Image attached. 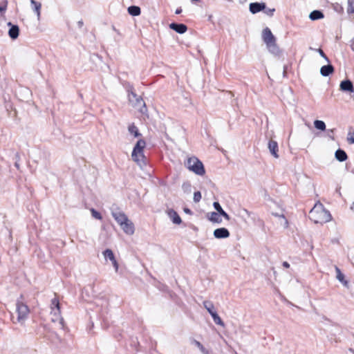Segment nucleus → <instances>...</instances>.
I'll list each match as a JSON object with an SVG mask.
<instances>
[{"label":"nucleus","instance_id":"nucleus-9","mask_svg":"<svg viewBox=\"0 0 354 354\" xmlns=\"http://www.w3.org/2000/svg\"><path fill=\"white\" fill-rule=\"evenodd\" d=\"M124 233L129 235H132L135 232L134 225L131 221L128 219L127 221L120 225Z\"/></svg>","mask_w":354,"mask_h":354},{"label":"nucleus","instance_id":"nucleus-29","mask_svg":"<svg viewBox=\"0 0 354 354\" xmlns=\"http://www.w3.org/2000/svg\"><path fill=\"white\" fill-rule=\"evenodd\" d=\"M281 212L279 213V212H272V214L274 216H277V217H281L282 218L283 220H284V224H283V226L285 228H287L288 227V220L286 218V217L284 216L283 214V211L281 210Z\"/></svg>","mask_w":354,"mask_h":354},{"label":"nucleus","instance_id":"nucleus-51","mask_svg":"<svg viewBox=\"0 0 354 354\" xmlns=\"http://www.w3.org/2000/svg\"><path fill=\"white\" fill-rule=\"evenodd\" d=\"M330 134H332V133H333V129L330 130Z\"/></svg>","mask_w":354,"mask_h":354},{"label":"nucleus","instance_id":"nucleus-15","mask_svg":"<svg viewBox=\"0 0 354 354\" xmlns=\"http://www.w3.org/2000/svg\"><path fill=\"white\" fill-rule=\"evenodd\" d=\"M268 149L271 154L276 158H279L278 152V144L276 141L272 140L268 142Z\"/></svg>","mask_w":354,"mask_h":354},{"label":"nucleus","instance_id":"nucleus-25","mask_svg":"<svg viewBox=\"0 0 354 354\" xmlns=\"http://www.w3.org/2000/svg\"><path fill=\"white\" fill-rule=\"evenodd\" d=\"M128 12L132 16H138L140 15L141 10L140 7L131 6L128 8Z\"/></svg>","mask_w":354,"mask_h":354},{"label":"nucleus","instance_id":"nucleus-7","mask_svg":"<svg viewBox=\"0 0 354 354\" xmlns=\"http://www.w3.org/2000/svg\"><path fill=\"white\" fill-rule=\"evenodd\" d=\"M111 214L119 225H122L129 219L126 214L119 209H112Z\"/></svg>","mask_w":354,"mask_h":354},{"label":"nucleus","instance_id":"nucleus-41","mask_svg":"<svg viewBox=\"0 0 354 354\" xmlns=\"http://www.w3.org/2000/svg\"><path fill=\"white\" fill-rule=\"evenodd\" d=\"M283 266L286 268H288L290 267V264L287 261H284L283 263Z\"/></svg>","mask_w":354,"mask_h":354},{"label":"nucleus","instance_id":"nucleus-23","mask_svg":"<svg viewBox=\"0 0 354 354\" xmlns=\"http://www.w3.org/2000/svg\"><path fill=\"white\" fill-rule=\"evenodd\" d=\"M208 218L213 223H220L222 221L220 214L214 212L210 213Z\"/></svg>","mask_w":354,"mask_h":354},{"label":"nucleus","instance_id":"nucleus-48","mask_svg":"<svg viewBox=\"0 0 354 354\" xmlns=\"http://www.w3.org/2000/svg\"><path fill=\"white\" fill-rule=\"evenodd\" d=\"M243 212H245L248 216H250V212H248L247 209H244Z\"/></svg>","mask_w":354,"mask_h":354},{"label":"nucleus","instance_id":"nucleus-42","mask_svg":"<svg viewBox=\"0 0 354 354\" xmlns=\"http://www.w3.org/2000/svg\"><path fill=\"white\" fill-rule=\"evenodd\" d=\"M184 212L186 213V214H192V211L188 209V208H185L184 209Z\"/></svg>","mask_w":354,"mask_h":354},{"label":"nucleus","instance_id":"nucleus-12","mask_svg":"<svg viewBox=\"0 0 354 354\" xmlns=\"http://www.w3.org/2000/svg\"><path fill=\"white\" fill-rule=\"evenodd\" d=\"M340 90L344 92H354V86L353 83L348 80H344L340 83Z\"/></svg>","mask_w":354,"mask_h":354},{"label":"nucleus","instance_id":"nucleus-17","mask_svg":"<svg viewBox=\"0 0 354 354\" xmlns=\"http://www.w3.org/2000/svg\"><path fill=\"white\" fill-rule=\"evenodd\" d=\"M334 67L331 64L323 66L320 69V73L322 76L326 77L333 73Z\"/></svg>","mask_w":354,"mask_h":354},{"label":"nucleus","instance_id":"nucleus-52","mask_svg":"<svg viewBox=\"0 0 354 354\" xmlns=\"http://www.w3.org/2000/svg\"><path fill=\"white\" fill-rule=\"evenodd\" d=\"M286 73V68H284V71H283V74L285 75Z\"/></svg>","mask_w":354,"mask_h":354},{"label":"nucleus","instance_id":"nucleus-16","mask_svg":"<svg viewBox=\"0 0 354 354\" xmlns=\"http://www.w3.org/2000/svg\"><path fill=\"white\" fill-rule=\"evenodd\" d=\"M167 214L174 223L178 225L181 223V218L175 210L172 209H169L167 211Z\"/></svg>","mask_w":354,"mask_h":354},{"label":"nucleus","instance_id":"nucleus-43","mask_svg":"<svg viewBox=\"0 0 354 354\" xmlns=\"http://www.w3.org/2000/svg\"><path fill=\"white\" fill-rule=\"evenodd\" d=\"M6 9V5L0 7V12H4Z\"/></svg>","mask_w":354,"mask_h":354},{"label":"nucleus","instance_id":"nucleus-3","mask_svg":"<svg viewBox=\"0 0 354 354\" xmlns=\"http://www.w3.org/2000/svg\"><path fill=\"white\" fill-rule=\"evenodd\" d=\"M146 142L144 140H139L136 144L131 154L132 159L138 164L144 162L143 149L145 147Z\"/></svg>","mask_w":354,"mask_h":354},{"label":"nucleus","instance_id":"nucleus-4","mask_svg":"<svg viewBox=\"0 0 354 354\" xmlns=\"http://www.w3.org/2000/svg\"><path fill=\"white\" fill-rule=\"evenodd\" d=\"M129 103L136 109L139 110L141 113H144L146 110V106L144 100L140 96H138L135 93L131 91L129 94Z\"/></svg>","mask_w":354,"mask_h":354},{"label":"nucleus","instance_id":"nucleus-47","mask_svg":"<svg viewBox=\"0 0 354 354\" xmlns=\"http://www.w3.org/2000/svg\"><path fill=\"white\" fill-rule=\"evenodd\" d=\"M181 11H182V10H181V9H177V10H176V14H177V15H178V14H180V13L181 12Z\"/></svg>","mask_w":354,"mask_h":354},{"label":"nucleus","instance_id":"nucleus-28","mask_svg":"<svg viewBox=\"0 0 354 354\" xmlns=\"http://www.w3.org/2000/svg\"><path fill=\"white\" fill-rule=\"evenodd\" d=\"M314 126L317 129L324 131L326 130V124L322 120H316L314 121Z\"/></svg>","mask_w":354,"mask_h":354},{"label":"nucleus","instance_id":"nucleus-24","mask_svg":"<svg viewBox=\"0 0 354 354\" xmlns=\"http://www.w3.org/2000/svg\"><path fill=\"white\" fill-rule=\"evenodd\" d=\"M19 29L17 26H12L8 31L9 36L15 39L19 36Z\"/></svg>","mask_w":354,"mask_h":354},{"label":"nucleus","instance_id":"nucleus-53","mask_svg":"<svg viewBox=\"0 0 354 354\" xmlns=\"http://www.w3.org/2000/svg\"><path fill=\"white\" fill-rule=\"evenodd\" d=\"M15 166H16L17 167H19V165H18L17 163H15Z\"/></svg>","mask_w":354,"mask_h":354},{"label":"nucleus","instance_id":"nucleus-1","mask_svg":"<svg viewBox=\"0 0 354 354\" xmlns=\"http://www.w3.org/2000/svg\"><path fill=\"white\" fill-rule=\"evenodd\" d=\"M309 217L315 223L323 224L331 220L330 212L320 203H316L311 209L309 212Z\"/></svg>","mask_w":354,"mask_h":354},{"label":"nucleus","instance_id":"nucleus-35","mask_svg":"<svg viewBox=\"0 0 354 354\" xmlns=\"http://www.w3.org/2000/svg\"><path fill=\"white\" fill-rule=\"evenodd\" d=\"M91 212L93 217H94L95 218L98 219V220L102 219L101 214L95 210L94 209H91Z\"/></svg>","mask_w":354,"mask_h":354},{"label":"nucleus","instance_id":"nucleus-11","mask_svg":"<svg viewBox=\"0 0 354 354\" xmlns=\"http://www.w3.org/2000/svg\"><path fill=\"white\" fill-rule=\"evenodd\" d=\"M214 236L216 239H225L230 236V232L226 228L221 227L214 231Z\"/></svg>","mask_w":354,"mask_h":354},{"label":"nucleus","instance_id":"nucleus-5","mask_svg":"<svg viewBox=\"0 0 354 354\" xmlns=\"http://www.w3.org/2000/svg\"><path fill=\"white\" fill-rule=\"evenodd\" d=\"M29 308L27 305L18 301L17 303V322L24 323L29 314Z\"/></svg>","mask_w":354,"mask_h":354},{"label":"nucleus","instance_id":"nucleus-40","mask_svg":"<svg viewBox=\"0 0 354 354\" xmlns=\"http://www.w3.org/2000/svg\"><path fill=\"white\" fill-rule=\"evenodd\" d=\"M112 264H113L115 271L117 272L118 270V263L116 259L112 261Z\"/></svg>","mask_w":354,"mask_h":354},{"label":"nucleus","instance_id":"nucleus-37","mask_svg":"<svg viewBox=\"0 0 354 354\" xmlns=\"http://www.w3.org/2000/svg\"><path fill=\"white\" fill-rule=\"evenodd\" d=\"M214 207L216 209V210L218 212V213H221L223 209H222L221 206L218 202H214L213 203Z\"/></svg>","mask_w":354,"mask_h":354},{"label":"nucleus","instance_id":"nucleus-45","mask_svg":"<svg viewBox=\"0 0 354 354\" xmlns=\"http://www.w3.org/2000/svg\"><path fill=\"white\" fill-rule=\"evenodd\" d=\"M185 187H187L188 188H189L190 187V185L189 183H187V184L184 183L183 185V187L185 188Z\"/></svg>","mask_w":354,"mask_h":354},{"label":"nucleus","instance_id":"nucleus-10","mask_svg":"<svg viewBox=\"0 0 354 354\" xmlns=\"http://www.w3.org/2000/svg\"><path fill=\"white\" fill-rule=\"evenodd\" d=\"M266 46L270 53L274 55V56H279L281 51L279 49L278 45L277 44V40L266 44Z\"/></svg>","mask_w":354,"mask_h":354},{"label":"nucleus","instance_id":"nucleus-18","mask_svg":"<svg viewBox=\"0 0 354 354\" xmlns=\"http://www.w3.org/2000/svg\"><path fill=\"white\" fill-rule=\"evenodd\" d=\"M336 272V279L341 282L344 286H348V281L345 279L344 274L341 272L340 269L337 266H335Z\"/></svg>","mask_w":354,"mask_h":354},{"label":"nucleus","instance_id":"nucleus-33","mask_svg":"<svg viewBox=\"0 0 354 354\" xmlns=\"http://www.w3.org/2000/svg\"><path fill=\"white\" fill-rule=\"evenodd\" d=\"M347 140L351 144H354V131L350 130L348 133Z\"/></svg>","mask_w":354,"mask_h":354},{"label":"nucleus","instance_id":"nucleus-2","mask_svg":"<svg viewBox=\"0 0 354 354\" xmlns=\"http://www.w3.org/2000/svg\"><path fill=\"white\" fill-rule=\"evenodd\" d=\"M185 166L197 175L203 176L205 173L202 162L196 157L189 158L185 162Z\"/></svg>","mask_w":354,"mask_h":354},{"label":"nucleus","instance_id":"nucleus-32","mask_svg":"<svg viewBox=\"0 0 354 354\" xmlns=\"http://www.w3.org/2000/svg\"><path fill=\"white\" fill-rule=\"evenodd\" d=\"M347 12L348 14L354 13V3L353 0H348Z\"/></svg>","mask_w":354,"mask_h":354},{"label":"nucleus","instance_id":"nucleus-38","mask_svg":"<svg viewBox=\"0 0 354 354\" xmlns=\"http://www.w3.org/2000/svg\"><path fill=\"white\" fill-rule=\"evenodd\" d=\"M220 216H223L225 219L230 220L229 215L224 210L220 213Z\"/></svg>","mask_w":354,"mask_h":354},{"label":"nucleus","instance_id":"nucleus-31","mask_svg":"<svg viewBox=\"0 0 354 354\" xmlns=\"http://www.w3.org/2000/svg\"><path fill=\"white\" fill-rule=\"evenodd\" d=\"M194 344L199 348L203 354H209V351L203 346V344L197 340L194 341Z\"/></svg>","mask_w":354,"mask_h":354},{"label":"nucleus","instance_id":"nucleus-54","mask_svg":"<svg viewBox=\"0 0 354 354\" xmlns=\"http://www.w3.org/2000/svg\"><path fill=\"white\" fill-rule=\"evenodd\" d=\"M353 3H354V1H353Z\"/></svg>","mask_w":354,"mask_h":354},{"label":"nucleus","instance_id":"nucleus-14","mask_svg":"<svg viewBox=\"0 0 354 354\" xmlns=\"http://www.w3.org/2000/svg\"><path fill=\"white\" fill-rule=\"evenodd\" d=\"M169 28L180 34L185 33L187 30V27L183 24L171 23Z\"/></svg>","mask_w":354,"mask_h":354},{"label":"nucleus","instance_id":"nucleus-26","mask_svg":"<svg viewBox=\"0 0 354 354\" xmlns=\"http://www.w3.org/2000/svg\"><path fill=\"white\" fill-rule=\"evenodd\" d=\"M103 255L106 259H109L111 262L115 260L113 252L110 249H106L103 252Z\"/></svg>","mask_w":354,"mask_h":354},{"label":"nucleus","instance_id":"nucleus-27","mask_svg":"<svg viewBox=\"0 0 354 354\" xmlns=\"http://www.w3.org/2000/svg\"><path fill=\"white\" fill-rule=\"evenodd\" d=\"M128 130L129 133L134 135L135 137H138L140 136L137 127L134 124H130L128 127Z\"/></svg>","mask_w":354,"mask_h":354},{"label":"nucleus","instance_id":"nucleus-39","mask_svg":"<svg viewBox=\"0 0 354 354\" xmlns=\"http://www.w3.org/2000/svg\"><path fill=\"white\" fill-rule=\"evenodd\" d=\"M274 10H274V8H272V9H268V10H266V11H265V12H266L267 15H270V16H272V15H273V13H274Z\"/></svg>","mask_w":354,"mask_h":354},{"label":"nucleus","instance_id":"nucleus-8","mask_svg":"<svg viewBox=\"0 0 354 354\" xmlns=\"http://www.w3.org/2000/svg\"><path fill=\"white\" fill-rule=\"evenodd\" d=\"M262 39L266 44L277 40L276 37L272 33L270 29L268 27L265 28L262 31Z\"/></svg>","mask_w":354,"mask_h":354},{"label":"nucleus","instance_id":"nucleus-13","mask_svg":"<svg viewBox=\"0 0 354 354\" xmlns=\"http://www.w3.org/2000/svg\"><path fill=\"white\" fill-rule=\"evenodd\" d=\"M266 8L265 3H251L250 4V11L253 13H257L261 10H263Z\"/></svg>","mask_w":354,"mask_h":354},{"label":"nucleus","instance_id":"nucleus-6","mask_svg":"<svg viewBox=\"0 0 354 354\" xmlns=\"http://www.w3.org/2000/svg\"><path fill=\"white\" fill-rule=\"evenodd\" d=\"M51 308L52 312L51 313L53 314V315L55 317V318H53V321L55 322V320L59 319V323L61 325H63L64 319L60 317V308H59V301L54 298L51 301Z\"/></svg>","mask_w":354,"mask_h":354},{"label":"nucleus","instance_id":"nucleus-21","mask_svg":"<svg viewBox=\"0 0 354 354\" xmlns=\"http://www.w3.org/2000/svg\"><path fill=\"white\" fill-rule=\"evenodd\" d=\"M335 156L336 159L340 162L345 161L348 158L346 153L342 149H337Z\"/></svg>","mask_w":354,"mask_h":354},{"label":"nucleus","instance_id":"nucleus-19","mask_svg":"<svg viewBox=\"0 0 354 354\" xmlns=\"http://www.w3.org/2000/svg\"><path fill=\"white\" fill-rule=\"evenodd\" d=\"M203 306L207 310V312L212 316L213 313H216V311L214 308V305L212 301L209 300H205L203 301Z\"/></svg>","mask_w":354,"mask_h":354},{"label":"nucleus","instance_id":"nucleus-20","mask_svg":"<svg viewBox=\"0 0 354 354\" xmlns=\"http://www.w3.org/2000/svg\"><path fill=\"white\" fill-rule=\"evenodd\" d=\"M33 10L36 12L38 20L40 19L41 4L35 0H30Z\"/></svg>","mask_w":354,"mask_h":354},{"label":"nucleus","instance_id":"nucleus-22","mask_svg":"<svg viewBox=\"0 0 354 354\" xmlns=\"http://www.w3.org/2000/svg\"><path fill=\"white\" fill-rule=\"evenodd\" d=\"M324 17V14L319 10H313L309 15V18L313 21L323 19Z\"/></svg>","mask_w":354,"mask_h":354},{"label":"nucleus","instance_id":"nucleus-46","mask_svg":"<svg viewBox=\"0 0 354 354\" xmlns=\"http://www.w3.org/2000/svg\"><path fill=\"white\" fill-rule=\"evenodd\" d=\"M352 44L351 45V49L354 51V39L352 40Z\"/></svg>","mask_w":354,"mask_h":354},{"label":"nucleus","instance_id":"nucleus-36","mask_svg":"<svg viewBox=\"0 0 354 354\" xmlns=\"http://www.w3.org/2000/svg\"><path fill=\"white\" fill-rule=\"evenodd\" d=\"M201 199V194L200 192H195L194 194V201L195 203H198Z\"/></svg>","mask_w":354,"mask_h":354},{"label":"nucleus","instance_id":"nucleus-49","mask_svg":"<svg viewBox=\"0 0 354 354\" xmlns=\"http://www.w3.org/2000/svg\"><path fill=\"white\" fill-rule=\"evenodd\" d=\"M351 209L354 211V202L353 203L352 205L351 206Z\"/></svg>","mask_w":354,"mask_h":354},{"label":"nucleus","instance_id":"nucleus-50","mask_svg":"<svg viewBox=\"0 0 354 354\" xmlns=\"http://www.w3.org/2000/svg\"><path fill=\"white\" fill-rule=\"evenodd\" d=\"M330 134H332V133H333V129L330 130Z\"/></svg>","mask_w":354,"mask_h":354},{"label":"nucleus","instance_id":"nucleus-44","mask_svg":"<svg viewBox=\"0 0 354 354\" xmlns=\"http://www.w3.org/2000/svg\"><path fill=\"white\" fill-rule=\"evenodd\" d=\"M77 24H78V26L80 28H81L83 26V21H79Z\"/></svg>","mask_w":354,"mask_h":354},{"label":"nucleus","instance_id":"nucleus-34","mask_svg":"<svg viewBox=\"0 0 354 354\" xmlns=\"http://www.w3.org/2000/svg\"><path fill=\"white\" fill-rule=\"evenodd\" d=\"M310 50H316L317 52L319 53V54L326 59V61L327 62H329V59L327 57V56L326 55V54L324 53V52L321 49V48H318V49H313V48H310Z\"/></svg>","mask_w":354,"mask_h":354},{"label":"nucleus","instance_id":"nucleus-30","mask_svg":"<svg viewBox=\"0 0 354 354\" xmlns=\"http://www.w3.org/2000/svg\"><path fill=\"white\" fill-rule=\"evenodd\" d=\"M214 322L217 324V325H219V326H224L225 324H224V322L222 321V319H221V317L218 316V315L216 313H213L212 314V316Z\"/></svg>","mask_w":354,"mask_h":354}]
</instances>
